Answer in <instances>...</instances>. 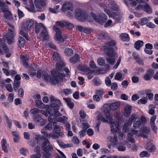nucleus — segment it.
I'll return each instance as SVG.
<instances>
[{
  "label": "nucleus",
  "mask_w": 158,
  "mask_h": 158,
  "mask_svg": "<svg viewBox=\"0 0 158 158\" xmlns=\"http://www.w3.org/2000/svg\"><path fill=\"white\" fill-rule=\"evenodd\" d=\"M116 44L115 40H111L106 42L104 45L102 46L104 54L108 56L106 59V61L111 65L114 64L117 57V53L115 51L117 49V47H115V49L113 48Z\"/></svg>",
  "instance_id": "1"
},
{
  "label": "nucleus",
  "mask_w": 158,
  "mask_h": 158,
  "mask_svg": "<svg viewBox=\"0 0 158 158\" xmlns=\"http://www.w3.org/2000/svg\"><path fill=\"white\" fill-rule=\"evenodd\" d=\"M51 74L52 77L49 76L45 71L42 72V77L47 82H51L52 85H55L58 83L59 80H62L65 77L64 73H59L56 70H52L51 71Z\"/></svg>",
  "instance_id": "2"
},
{
  "label": "nucleus",
  "mask_w": 158,
  "mask_h": 158,
  "mask_svg": "<svg viewBox=\"0 0 158 158\" xmlns=\"http://www.w3.org/2000/svg\"><path fill=\"white\" fill-rule=\"evenodd\" d=\"M51 103L49 106L51 109L48 110V112L50 116H60L62 114L59 112L58 110L61 104L60 101L52 96L50 98Z\"/></svg>",
  "instance_id": "3"
},
{
  "label": "nucleus",
  "mask_w": 158,
  "mask_h": 158,
  "mask_svg": "<svg viewBox=\"0 0 158 158\" xmlns=\"http://www.w3.org/2000/svg\"><path fill=\"white\" fill-rule=\"evenodd\" d=\"M75 16L78 20L81 21H83L86 19H87L89 22L92 21V19L91 20L89 19L88 14L83 10L77 9L76 10Z\"/></svg>",
  "instance_id": "4"
},
{
  "label": "nucleus",
  "mask_w": 158,
  "mask_h": 158,
  "mask_svg": "<svg viewBox=\"0 0 158 158\" xmlns=\"http://www.w3.org/2000/svg\"><path fill=\"white\" fill-rule=\"evenodd\" d=\"M91 17L97 22L100 24L104 23L107 19V16L103 13H100L98 16H96L93 13H90Z\"/></svg>",
  "instance_id": "5"
},
{
  "label": "nucleus",
  "mask_w": 158,
  "mask_h": 158,
  "mask_svg": "<svg viewBox=\"0 0 158 158\" xmlns=\"http://www.w3.org/2000/svg\"><path fill=\"white\" fill-rule=\"evenodd\" d=\"M104 10L109 17L113 18L117 22H119L122 18V15L119 14H116L107 9H104Z\"/></svg>",
  "instance_id": "6"
},
{
  "label": "nucleus",
  "mask_w": 158,
  "mask_h": 158,
  "mask_svg": "<svg viewBox=\"0 0 158 158\" xmlns=\"http://www.w3.org/2000/svg\"><path fill=\"white\" fill-rule=\"evenodd\" d=\"M16 35L14 30H8L6 31V34L4 35L7 40V43L10 44L14 42V38Z\"/></svg>",
  "instance_id": "7"
},
{
  "label": "nucleus",
  "mask_w": 158,
  "mask_h": 158,
  "mask_svg": "<svg viewBox=\"0 0 158 158\" xmlns=\"http://www.w3.org/2000/svg\"><path fill=\"white\" fill-rule=\"evenodd\" d=\"M43 140H44L42 143L41 148L43 151L49 150L50 151L53 150L52 145L50 144V141L45 137H43Z\"/></svg>",
  "instance_id": "8"
},
{
  "label": "nucleus",
  "mask_w": 158,
  "mask_h": 158,
  "mask_svg": "<svg viewBox=\"0 0 158 158\" xmlns=\"http://www.w3.org/2000/svg\"><path fill=\"white\" fill-rule=\"evenodd\" d=\"M34 24V21L32 19L27 20L25 22H23L21 24V28L23 29L29 30L32 28Z\"/></svg>",
  "instance_id": "9"
},
{
  "label": "nucleus",
  "mask_w": 158,
  "mask_h": 158,
  "mask_svg": "<svg viewBox=\"0 0 158 158\" xmlns=\"http://www.w3.org/2000/svg\"><path fill=\"white\" fill-rule=\"evenodd\" d=\"M66 23L65 27L69 29H72L73 28L76 29V30H91V29H88L87 28H84L80 25H77L74 27V26L73 24L67 21Z\"/></svg>",
  "instance_id": "10"
},
{
  "label": "nucleus",
  "mask_w": 158,
  "mask_h": 158,
  "mask_svg": "<svg viewBox=\"0 0 158 158\" xmlns=\"http://www.w3.org/2000/svg\"><path fill=\"white\" fill-rule=\"evenodd\" d=\"M154 74V72L152 69H149L146 71L145 74L144 75V79L146 81L149 80L152 78Z\"/></svg>",
  "instance_id": "11"
},
{
  "label": "nucleus",
  "mask_w": 158,
  "mask_h": 158,
  "mask_svg": "<svg viewBox=\"0 0 158 158\" xmlns=\"http://www.w3.org/2000/svg\"><path fill=\"white\" fill-rule=\"evenodd\" d=\"M49 37V35L47 30H42L39 35V39L44 41L48 40Z\"/></svg>",
  "instance_id": "12"
},
{
  "label": "nucleus",
  "mask_w": 158,
  "mask_h": 158,
  "mask_svg": "<svg viewBox=\"0 0 158 158\" xmlns=\"http://www.w3.org/2000/svg\"><path fill=\"white\" fill-rule=\"evenodd\" d=\"M73 8V5L71 3L69 2H66L63 3L62 5L61 10L62 12H64L67 10H72Z\"/></svg>",
  "instance_id": "13"
},
{
  "label": "nucleus",
  "mask_w": 158,
  "mask_h": 158,
  "mask_svg": "<svg viewBox=\"0 0 158 158\" xmlns=\"http://www.w3.org/2000/svg\"><path fill=\"white\" fill-rule=\"evenodd\" d=\"M111 125L110 127L111 131L113 133L115 134L116 132L119 131V125L118 123H115L112 121H110Z\"/></svg>",
  "instance_id": "14"
},
{
  "label": "nucleus",
  "mask_w": 158,
  "mask_h": 158,
  "mask_svg": "<svg viewBox=\"0 0 158 158\" xmlns=\"http://www.w3.org/2000/svg\"><path fill=\"white\" fill-rule=\"evenodd\" d=\"M61 31L62 30H56V32L54 38L57 41L63 42L64 41V40L63 39Z\"/></svg>",
  "instance_id": "15"
},
{
  "label": "nucleus",
  "mask_w": 158,
  "mask_h": 158,
  "mask_svg": "<svg viewBox=\"0 0 158 158\" xmlns=\"http://www.w3.org/2000/svg\"><path fill=\"white\" fill-rule=\"evenodd\" d=\"M34 121L37 124L40 126H43L45 124L44 120L43 118H42L41 117L39 116H35Z\"/></svg>",
  "instance_id": "16"
},
{
  "label": "nucleus",
  "mask_w": 158,
  "mask_h": 158,
  "mask_svg": "<svg viewBox=\"0 0 158 158\" xmlns=\"http://www.w3.org/2000/svg\"><path fill=\"white\" fill-rule=\"evenodd\" d=\"M56 63V68L57 69H55L54 70H56L59 73H60L59 71H62L65 66V64L64 62L60 60H58Z\"/></svg>",
  "instance_id": "17"
},
{
  "label": "nucleus",
  "mask_w": 158,
  "mask_h": 158,
  "mask_svg": "<svg viewBox=\"0 0 158 158\" xmlns=\"http://www.w3.org/2000/svg\"><path fill=\"white\" fill-rule=\"evenodd\" d=\"M35 5L38 9H41L45 6V3L43 0H35Z\"/></svg>",
  "instance_id": "18"
},
{
  "label": "nucleus",
  "mask_w": 158,
  "mask_h": 158,
  "mask_svg": "<svg viewBox=\"0 0 158 158\" xmlns=\"http://www.w3.org/2000/svg\"><path fill=\"white\" fill-rule=\"evenodd\" d=\"M2 12L4 13L5 18L8 20H11L12 18V15L11 12L9 10V9L7 8L4 9Z\"/></svg>",
  "instance_id": "19"
},
{
  "label": "nucleus",
  "mask_w": 158,
  "mask_h": 158,
  "mask_svg": "<svg viewBox=\"0 0 158 158\" xmlns=\"http://www.w3.org/2000/svg\"><path fill=\"white\" fill-rule=\"evenodd\" d=\"M80 58L78 54H76L74 56L69 58V61L71 63L74 64L79 60Z\"/></svg>",
  "instance_id": "20"
},
{
  "label": "nucleus",
  "mask_w": 158,
  "mask_h": 158,
  "mask_svg": "<svg viewBox=\"0 0 158 158\" xmlns=\"http://www.w3.org/2000/svg\"><path fill=\"white\" fill-rule=\"evenodd\" d=\"M0 47L2 48L6 53H7L9 52V49L5 41L1 39H0Z\"/></svg>",
  "instance_id": "21"
},
{
  "label": "nucleus",
  "mask_w": 158,
  "mask_h": 158,
  "mask_svg": "<svg viewBox=\"0 0 158 158\" xmlns=\"http://www.w3.org/2000/svg\"><path fill=\"white\" fill-rule=\"evenodd\" d=\"M120 39L124 41L128 42L130 40L128 35L126 33L121 34L119 35Z\"/></svg>",
  "instance_id": "22"
},
{
  "label": "nucleus",
  "mask_w": 158,
  "mask_h": 158,
  "mask_svg": "<svg viewBox=\"0 0 158 158\" xmlns=\"http://www.w3.org/2000/svg\"><path fill=\"white\" fill-rule=\"evenodd\" d=\"M124 115L125 116L128 117L130 114L131 110V106L128 105L126 106L124 108Z\"/></svg>",
  "instance_id": "23"
},
{
  "label": "nucleus",
  "mask_w": 158,
  "mask_h": 158,
  "mask_svg": "<svg viewBox=\"0 0 158 158\" xmlns=\"http://www.w3.org/2000/svg\"><path fill=\"white\" fill-rule=\"evenodd\" d=\"M1 145L2 150L6 153H7L8 149L7 148V141L5 139H3L1 141Z\"/></svg>",
  "instance_id": "24"
},
{
  "label": "nucleus",
  "mask_w": 158,
  "mask_h": 158,
  "mask_svg": "<svg viewBox=\"0 0 158 158\" xmlns=\"http://www.w3.org/2000/svg\"><path fill=\"white\" fill-rule=\"evenodd\" d=\"M25 40L24 38L20 36L18 39V45L20 47H23L25 44Z\"/></svg>",
  "instance_id": "25"
},
{
  "label": "nucleus",
  "mask_w": 158,
  "mask_h": 158,
  "mask_svg": "<svg viewBox=\"0 0 158 158\" xmlns=\"http://www.w3.org/2000/svg\"><path fill=\"white\" fill-rule=\"evenodd\" d=\"M63 99L67 103L68 106L70 108H73L74 104V103L71 101V99L70 98H64Z\"/></svg>",
  "instance_id": "26"
},
{
  "label": "nucleus",
  "mask_w": 158,
  "mask_h": 158,
  "mask_svg": "<svg viewBox=\"0 0 158 158\" xmlns=\"http://www.w3.org/2000/svg\"><path fill=\"white\" fill-rule=\"evenodd\" d=\"M143 42L142 40H138L136 41L134 44L135 48L137 50H139L141 47L143 45Z\"/></svg>",
  "instance_id": "27"
},
{
  "label": "nucleus",
  "mask_w": 158,
  "mask_h": 158,
  "mask_svg": "<svg viewBox=\"0 0 158 158\" xmlns=\"http://www.w3.org/2000/svg\"><path fill=\"white\" fill-rule=\"evenodd\" d=\"M109 6L110 8L113 10L117 11L118 10V5L114 2H110Z\"/></svg>",
  "instance_id": "28"
},
{
  "label": "nucleus",
  "mask_w": 158,
  "mask_h": 158,
  "mask_svg": "<svg viewBox=\"0 0 158 158\" xmlns=\"http://www.w3.org/2000/svg\"><path fill=\"white\" fill-rule=\"evenodd\" d=\"M138 116V115L137 114L135 113H132L131 117L129 118L128 123L131 125L132 122L137 119Z\"/></svg>",
  "instance_id": "29"
},
{
  "label": "nucleus",
  "mask_w": 158,
  "mask_h": 158,
  "mask_svg": "<svg viewBox=\"0 0 158 158\" xmlns=\"http://www.w3.org/2000/svg\"><path fill=\"white\" fill-rule=\"evenodd\" d=\"M120 103L119 102H116L111 104L110 106V108L112 110L117 109L119 106Z\"/></svg>",
  "instance_id": "30"
},
{
  "label": "nucleus",
  "mask_w": 158,
  "mask_h": 158,
  "mask_svg": "<svg viewBox=\"0 0 158 158\" xmlns=\"http://www.w3.org/2000/svg\"><path fill=\"white\" fill-rule=\"evenodd\" d=\"M143 10L144 11L148 14H151L152 13V10L150 6L148 4L144 5Z\"/></svg>",
  "instance_id": "31"
},
{
  "label": "nucleus",
  "mask_w": 158,
  "mask_h": 158,
  "mask_svg": "<svg viewBox=\"0 0 158 158\" xmlns=\"http://www.w3.org/2000/svg\"><path fill=\"white\" fill-rule=\"evenodd\" d=\"M52 151L53 150L44 151L45 153L43 154V157L44 158H51Z\"/></svg>",
  "instance_id": "32"
},
{
  "label": "nucleus",
  "mask_w": 158,
  "mask_h": 158,
  "mask_svg": "<svg viewBox=\"0 0 158 158\" xmlns=\"http://www.w3.org/2000/svg\"><path fill=\"white\" fill-rule=\"evenodd\" d=\"M35 30H45L46 28L43 24L41 23H35Z\"/></svg>",
  "instance_id": "33"
},
{
  "label": "nucleus",
  "mask_w": 158,
  "mask_h": 158,
  "mask_svg": "<svg viewBox=\"0 0 158 158\" xmlns=\"http://www.w3.org/2000/svg\"><path fill=\"white\" fill-rule=\"evenodd\" d=\"M20 81L14 80L13 83V88L15 92L17 91V89L20 86Z\"/></svg>",
  "instance_id": "34"
},
{
  "label": "nucleus",
  "mask_w": 158,
  "mask_h": 158,
  "mask_svg": "<svg viewBox=\"0 0 158 158\" xmlns=\"http://www.w3.org/2000/svg\"><path fill=\"white\" fill-rule=\"evenodd\" d=\"M67 20H62L61 21H57L56 22L57 25L60 26V27L63 28L66 26V24L67 23Z\"/></svg>",
  "instance_id": "35"
},
{
  "label": "nucleus",
  "mask_w": 158,
  "mask_h": 158,
  "mask_svg": "<svg viewBox=\"0 0 158 158\" xmlns=\"http://www.w3.org/2000/svg\"><path fill=\"white\" fill-rule=\"evenodd\" d=\"M19 34L24 36L27 40H29L28 35L26 30H20Z\"/></svg>",
  "instance_id": "36"
},
{
  "label": "nucleus",
  "mask_w": 158,
  "mask_h": 158,
  "mask_svg": "<svg viewBox=\"0 0 158 158\" xmlns=\"http://www.w3.org/2000/svg\"><path fill=\"white\" fill-rule=\"evenodd\" d=\"M107 140L108 141H110L112 143H114L117 142V136L114 135V136L112 137L111 136H109L107 137Z\"/></svg>",
  "instance_id": "37"
},
{
  "label": "nucleus",
  "mask_w": 158,
  "mask_h": 158,
  "mask_svg": "<svg viewBox=\"0 0 158 158\" xmlns=\"http://www.w3.org/2000/svg\"><path fill=\"white\" fill-rule=\"evenodd\" d=\"M64 53L66 56H70L73 54V52L71 48H67L65 49Z\"/></svg>",
  "instance_id": "38"
},
{
  "label": "nucleus",
  "mask_w": 158,
  "mask_h": 158,
  "mask_svg": "<svg viewBox=\"0 0 158 158\" xmlns=\"http://www.w3.org/2000/svg\"><path fill=\"white\" fill-rule=\"evenodd\" d=\"M102 110L104 114L109 112V106L108 104H104L102 108Z\"/></svg>",
  "instance_id": "39"
},
{
  "label": "nucleus",
  "mask_w": 158,
  "mask_h": 158,
  "mask_svg": "<svg viewBox=\"0 0 158 158\" xmlns=\"http://www.w3.org/2000/svg\"><path fill=\"white\" fill-rule=\"evenodd\" d=\"M133 134L131 133H128V140L131 143H135V141L134 139L132 137Z\"/></svg>",
  "instance_id": "40"
},
{
  "label": "nucleus",
  "mask_w": 158,
  "mask_h": 158,
  "mask_svg": "<svg viewBox=\"0 0 158 158\" xmlns=\"http://www.w3.org/2000/svg\"><path fill=\"white\" fill-rule=\"evenodd\" d=\"M149 20V19L145 17L142 19L139 22V23L143 26L145 24H147Z\"/></svg>",
  "instance_id": "41"
},
{
  "label": "nucleus",
  "mask_w": 158,
  "mask_h": 158,
  "mask_svg": "<svg viewBox=\"0 0 158 158\" xmlns=\"http://www.w3.org/2000/svg\"><path fill=\"white\" fill-rule=\"evenodd\" d=\"M146 149L148 150L149 152H154L156 150V147L154 145H150V146H147L145 147Z\"/></svg>",
  "instance_id": "42"
},
{
  "label": "nucleus",
  "mask_w": 158,
  "mask_h": 158,
  "mask_svg": "<svg viewBox=\"0 0 158 158\" xmlns=\"http://www.w3.org/2000/svg\"><path fill=\"white\" fill-rule=\"evenodd\" d=\"M104 89H99L96 90L95 92V94L101 97V99H102V96L104 94Z\"/></svg>",
  "instance_id": "43"
},
{
  "label": "nucleus",
  "mask_w": 158,
  "mask_h": 158,
  "mask_svg": "<svg viewBox=\"0 0 158 158\" xmlns=\"http://www.w3.org/2000/svg\"><path fill=\"white\" fill-rule=\"evenodd\" d=\"M93 81L94 85L97 86L100 85L101 83L100 79L98 77H95L93 79Z\"/></svg>",
  "instance_id": "44"
},
{
  "label": "nucleus",
  "mask_w": 158,
  "mask_h": 158,
  "mask_svg": "<svg viewBox=\"0 0 158 158\" xmlns=\"http://www.w3.org/2000/svg\"><path fill=\"white\" fill-rule=\"evenodd\" d=\"M105 60L103 58H99L98 59V64L100 66H103L105 64Z\"/></svg>",
  "instance_id": "45"
},
{
  "label": "nucleus",
  "mask_w": 158,
  "mask_h": 158,
  "mask_svg": "<svg viewBox=\"0 0 158 158\" xmlns=\"http://www.w3.org/2000/svg\"><path fill=\"white\" fill-rule=\"evenodd\" d=\"M141 123L140 121L138 120L134 122L133 127L135 129H137L140 127L141 126Z\"/></svg>",
  "instance_id": "46"
},
{
  "label": "nucleus",
  "mask_w": 158,
  "mask_h": 158,
  "mask_svg": "<svg viewBox=\"0 0 158 158\" xmlns=\"http://www.w3.org/2000/svg\"><path fill=\"white\" fill-rule=\"evenodd\" d=\"M114 23H112V21L111 19H109L104 24V26L106 27H108L109 26L113 27L114 25Z\"/></svg>",
  "instance_id": "47"
},
{
  "label": "nucleus",
  "mask_w": 158,
  "mask_h": 158,
  "mask_svg": "<svg viewBox=\"0 0 158 158\" xmlns=\"http://www.w3.org/2000/svg\"><path fill=\"white\" fill-rule=\"evenodd\" d=\"M130 124L128 123H125L123 128V132H127L129 130V125Z\"/></svg>",
  "instance_id": "48"
},
{
  "label": "nucleus",
  "mask_w": 158,
  "mask_h": 158,
  "mask_svg": "<svg viewBox=\"0 0 158 158\" xmlns=\"http://www.w3.org/2000/svg\"><path fill=\"white\" fill-rule=\"evenodd\" d=\"M122 75L121 73L120 72L117 73L115 76L114 78L115 80L118 81H122Z\"/></svg>",
  "instance_id": "49"
},
{
  "label": "nucleus",
  "mask_w": 158,
  "mask_h": 158,
  "mask_svg": "<svg viewBox=\"0 0 158 158\" xmlns=\"http://www.w3.org/2000/svg\"><path fill=\"white\" fill-rule=\"evenodd\" d=\"M150 154L146 151H143L141 152L140 154V156L141 157H148L150 156Z\"/></svg>",
  "instance_id": "50"
},
{
  "label": "nucleus",
  "mask_w": 158,
  "mask_h": 158,
  "mask_svg": "<svg viewBox=\"0 0 158 158\" xmlns=\"http://www.w3.org/2000/svg\"><path fill=\"white\" fill-rule=\"evenodd\" d=\"M148 99L147 98L145 97H143L141 99L138 101V104H145L147 102Z\"/></svg>",
  "instance_id": "51"
},
{
  "label": "nucleus",
  "mask_w": 158,
  "mask_h": 158,
  "mask_svg": "<svg viewBox=\"0 0 158 158\" xmlns=\"http://www.w3.org/2000/svg\"><path fill=\"white\" fill-rule=\"evenodd\" d=\"M35 103L37 106V107L39 108H41L43 107V106L44 105V104L41 101L39 100H36Z\"/></svg>",
  "instance_id": "52"
},
{
  "label": "nucleus",
  "mask_w": 158,
  "mask_h": 158,
  "mask_svg": "<svg viewBox=\"0 0 158 158\" xmlns=\"http://www.w3.org/2000/svg\"><path fill=\"white\" fill-rule=\"evenodd\" d=\"M60 133L59 132H57L56 134L50 133V137H52L53 139H56L58 138L60 135Z\"/></svg>",
  "instance_id": "53"
},
{
  "label": "nucleus",
  "mask_w": 158,
  "mask_h": 158,
  "mask_svg": "<svg viewBox=\"0 0 158 158\" xmlns=\"http://www.w3.org/2000/svg\"><path fill=\"white\" fill-rule=\"evenodd\" d=\"M53 57L54 60H61V57L60 55L57 52H55L53 55Z\"/></svg>",
  "instance_id": "54"
},
{
  "label": "nucleus",
  "mask_w": 158,
  "mask_h": 158,
  "mask_svg": "<svg viewBox=\"0 0 158 158\" xmlns=\"http://www.w3.org/2000/svg\"><path fill=\"white\" fill-rule=\"evenodd\" d=\"M59 145L63 148H65L67 147H70L69 144H65L62 142L57 141Z\"/></svg>",
  "instance_id": "55"
},
{
  "label": "nucleus",
  "mask_w": 158,
  "mask_h": 158,
  "mask_svg": "<svg viewBox=\"0 0 158 158\" xmlns=\"http://www.w3.org/2000/svg\"><path fill=\"white\" fill-rule=\"evenodd\" d=\"M31 113L32 114H36L41 112L40 110L37 108H35L31 109L30 110Z\"/></svg>",
  "instance_id": "56"
},
{
  "label": "nucleus",
  "mask_w": 158,
  "mask_h": 158,
  "mask_svg": "<svg viewBox=\"0 0 158 158\" xmlns=\"http://www.w3.org/2000/svg\"><path fill=\"white\" fill-rule=\"evenodd\" d=\"M41 132L42 134L44 136L47 138L50 137V134H48L44 129L43 128L42 129Z\"/></svg>",
  "instance_id": "57"
},
{
  "label": "nucleus",
  "mask_w": 158,
  "mask_h": 158,
  "mask_svg": "<svg viewBox=\"0 0 158 158\" xmlns=\"http://www.w3.org/2000/svg\"><path fill=\"white\" fill-rule=\"evenodd\" d=\"M6 87L7 90L9 92H12L13 90V89L11 85L10 84H7L6 85Z\"/></svg>",
  "instance_id": "58"
},
{
  "label": "nucleus",
  "mask_w": 158,
  "mask_h": 158,
  "mask_svg": "<svg viewBox=\"0 0 158 158\" xmlns=\"http://www.w3.org/2000/svg\"><path fill=\"white\" fill-rule=\"evenodd\" d=\"M5 119L6 120V122L8 125L10 129L12 125V122L11 120H10L8 117L6 116H5Z\"/></svg>",
  "instance_id": "59"
},
{
  "label": "nucleus",
  "mask_w": 158,
  "mask_h": 158,
  "mask_svg": "<svg viewBox=\"0 0 158 158\" xmlns=\"http://www.w3.org/2000/svg\"><path fill=\"white\" fill-rule=\"evenodd\" d=\"M93 99L94 101L97 102H99L101 99H102L100 97H99V96L96 94L94 95L93 96Z\"/></svg>",
  "instance_id": "60"
},
{
  "label": "nucleus",
  "mask_w": 158,
  "mask_h": 158,
  "mask_svg": "<svg viewBox=\"0 0 158 158\" xmlns=\"http://www.w3.org/2000/svg\"><path fill=\"white\" fill-rule=\"evenodd\" d=\"M111 89L113 90H115L118 88V85L116 83L113 82L110 85Z\"/></svg>",
  "instance_id": "61"
},
{
  "label": "nucleus",
  "mask_w": 158,
  "mask_h": 158,
  "mask_svg": "<svg viewBox=\"0 0 158 158\" xmlns=\"http://www.w3.org/2000/svg\"><path fill=\"white\" fill-rule=\"evenodd\" d=\"M24 95V91L22 88H20L18 90V96L21 98H23Z\"/></svg>",
  "instance_id": "62"
},
{
  "label": "nucleus",
  "mask_w": 158,
  "mask_h": 158,
  "mask_svg": "<svg viewBox=\"0 0 158 158\" xmlns=\"http://www.w3.org/2000/svg\"><path fill=\"white\" fill-rule=\"evenodd\" d=\"M43 128L45 130L47 129L49 131L51 130L52 129V123H48Z\"/></svg>",
  "instance_id": "63"
},
{
  "label": "nucleus",
  "mask_w": 158,
  "mask_h": 158,
  "mask_svg": "<svg viewBox=\"0 0 158 158\" xmlns=\"http://www.w3.org/2000/svg\"><path fill=\"white\" fill-rule=\"evenodd\" d=\"M105 82L106 85L108 86H110L111 84V80L108 77L105 78Z\"/></svg>",
  "instance_id": "64"
}]
</instances>
